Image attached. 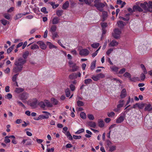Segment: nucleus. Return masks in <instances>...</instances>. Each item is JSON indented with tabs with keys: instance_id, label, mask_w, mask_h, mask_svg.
<instances>
[{
	"instance_id": "5fc2aeb1",
	"label": "nucleus",
	"mask_w": 152,
	"mask_h": 152,
	"mask_svg": "<svg viewBox=\"0 0 152 152\" xmlns=\"http://www.w3.org/2000/svg\"><path fill=\"white\" fill-rule=\"evenodd\" d=\"M15 8L14 7H11L7 11L8 13H11L15 10Z\"/></svg>"
},
{
	"instance_id": "473e14b6",
	"label": "nucleus",
	"mask_w": 152,
	"mask_h": 152,
	"mask_svg": "<svg viewBox=\"0 0 152 152\" xmlns=\"http://www.w3.org/2000/svg\"><path fill=\"white\" fill-rule=\"evenodd\" d=\"M23 89L20 88H16L15 91L17 94H19L20 92H23Z\"/></svg>"
},
{
	"instance_id": "a18cd8bd",
	"label": "nucleus",
	"mask_w": 152,
	"mask_h": 152,
	"mask_svg": "<svg viewBox=\"0 0 152 152\" xmlns=\"http://www.w3.org/2000/svg\"><path fill=\"white\" fill-rule=\"evenodd\" d=\"M39 48L38 46L36 44H33L31 46V49L32 50H36Z\"/></svg>"
},
{
	"instance_id": "ddd939ff",
	"label": "nucleus",
	"mask_w": 152,
	"mask_h": 152,
	"mask_svg": "<svg viewBox=\"0 0 152 152\" xmlns=\"http://www.w3.org/2000/svg\"><path fill=\"white\" fill-rule=\"evenodd\" d=\"M118 45V42L115 40H113L110 42L108 45L109 47H115L117 46Z\"/></svg>"
},
{
	"instance_id": "603ef678",
	"label": "nucleus",
	"mask_w": 152,
	"mask_h": 152,
	"mask_svg": "<svg viewBox=\"0 0 152 152\" xmlns=\"http://www.w3.org/2000/svg\"><path fill=\"white\" fill-rule=\"evenodd\" d=\"M84 132V129L83 128L78 129L77 132H75L76 134H80Z\"/></svg>"
},
{
	"instance_id": "49530a36",
	"label": "nucleus",
	"mask_w": 152,
	"mask_h": 152,
	"mask_svg": "<svg viewBox=\"0 0 152 152\" xmlns=\"http://www.w3.org/2000/svg\"><path fill=\"white\" fill-rule=\"evenodd\" d=\"M126 71V69L124 68L120 69L119 71L118 72V74H122L125 72Z\"/></svg>"
},
{
	"instance_id": "2eb2a0df",
	"label": "nucleus",
	"mask_w": 152,
	"mask_h": 152,
	"mask_svg": "<svg viewBox=\"0 0 152 152\" xmlns=\"http://www.w3.org/2000/svg\"><path fill=\"white\" fill-rule=\"evenodd\" d=\"M88 126L92 128H95L96 126V124L94 122L89 121L87 123Z\"/></svg>"
},
{
	"instance_id": "f03ea898",
	"label": "nucleus",
	"mask_w": 152,
	"mask_h": 152,
	"mask_svg": "<svg viewBox=\"0 0 152 152\" xmlns=\"http://www.w3.org/2000/svg\"><path fill=\"white\" fill-rule=\"evenodd\" d=\"M99 0H95L94 1V6L96 9L100 11H103V8L105 7V4L101 2H99Z\"/></svg>"
},
{
	"instance_id": "2f4dec72",
	"label": "nucleus",
	"mask_w": 152,
	"mask_h": 152,
	"mask_svg": "<svg viewBox=\"0 0 152 152\" xmlns=\"http://www.w3.org/2000/svg\"><path fill=\"white\" fill-rule=\"evenodd\" d=\"M96 61H95L92 62L91 64V69L92 70L94 69L96 67Z\"/></svg>"
},
{
	"instance_id": "bb28decb",
	"label": "nucleus",
	"mask_w": 152,
	"mask_h": 152,
	"mask_svg": "<svg viewBox=\"0 0 152 152\" xmlns=\"http://www.w3.org/2000/svg\"><path fill=\"white\" fill-rule=\"evenodd\" d=\"M133 9L134 11H137L139 12H142V9L138 6H134L133 7Z\"/></svg>"
},
{
	"instance_id": "774afa93",
	"label": "nucleus",
	"mask_w": 152,
	"mask_h": 152,
	"mask_svg": "<svg viewBox=\"0 0 152 152\" xmlns=\"http://www.w3.org/2000/svg\"><path fill=\"white\" fill-rule=\"evenodd\" d=\"M71 53L73 55H77V53L75 50H73L71 51Z\"/></svg>"
},
{
	"instance_id": "13d9d810",
	"label": "nucleus",
	"mask_w": 152,
	"mask_h": 152,
	"mask_svg": "<svg viewBox=\"0 0 152 152\" xmlns=\"http://www.w3.org/2000/svg\"><path fill=\"white\" fill-rule=\"evenodd\" d=\"M4 18L7 20H9L10 19V16L8 14L6 13L4 14Z\"/></svg>"
},
{
	"instance_id": "1a4fd4ad",
	"label": "nucleus",
	"mask_w": 152,
	"mask_h": 152,
	"mask_svg": "<svg viewBox=\"0 0 152 152\" xmlns=\"http://www.w3.org/2000/svg\"><path fill=\"white\" fill-rule=\"evenodd\" d=\"M37 100L36 99H34L31 103H29V105L33 108H36L37 106Z\"/></svg>"
},
{
	"instance_id": "ea45409f",
	"label": "nucleus",
	"mask_w": 152,
	"mask_h": 152,
	"mask_svg": "<svg viewBox=\"0 0 152 152\" xmlns=\"http://www.w3.org/2000/svg\"><path fill=\"white\" fill-rule=\"evenodd\" d=\"M87 117L90 120H93L94 119V116L91 114H88Z\"/></svg>"
},
{
	"instance_id": "f704fd0d",
	"label": "nucleus",
	"mask_w": 152,
	"mask_h": 152,
	"mask_svg": "<svg viewBox=\"0 0 152 152\" xmlns=\"http://www.w3.org/2000/svg\"><path fill=\"white\" fill-rule=\"evenodd\" d=\"M23 15V14L22 13H18L17 15H15V20H17L20 19L22 17Z\"/></svg>"
},
{
	"instance_id": "052dcab7",
	"label": "nucleus",
	"mask_w": 152,
	"mask_h": 152,
	"mask_svg": "<svg viewBox=\"0 0 152 152\" xmlns=\"http://www.w3.org/2000/svg\"><path fill=\"white\" fill-rule=\"evenodd\" d=\"M77 104L78 106H81L84 105V103L81 101H78L77 102Z\"/></svg>"
},
{
	"instance_id": "09e8293b",
	"label": "nucleus",
	"mask_w": 152,
	"mask_h": 152,
	"mask_svg": "<svg viewBox=\"0 0 152 152\" xmlns=\"http://www.w3.org/2000/svg\"><path fill=\"white\" fill-rule=\"evenodd\" d=\"M145 105L146 104L145 103H138V108L140 109H142Z\"/></svg>"
},
{
	"instance_id": "f257e3e1",
	"label": "nucleus",
	"mask_w": 152,
	"mask_h": 152,
	"mask_svg": "<svg viewBox=\"0 0 152 152\" xmlns=\"http://www.w3.org/2000/svg\"><path fill=\"white\" fill-rule=\"evenodd\" d=\"M26 61V60L22 58H20L16 60L14 63L15 66H14L12 69L13 73H18L22 72L23 65Z\"/></svg>"
},
{
	"instance_id": "6e6d98bb",
	"label": "nucleus",
	"mask_w": 152,
	"mask_h": 152,
	"mask_svg": "<svg viewBox=\"0 0 152 152\" xmlns=\"http://www.w3.org/2000/svg\"><path fill=\"white\" fill-rule=\"evenodd\" d=\"M4 73L6 74H8L10 73V69L9 67L7 68L4 71Z\"/></svg>"
},
{
	"instance_id": "de8ad7c7",
	"label": "nucleus",
	"mask_w": 152,
	"mask_h": 152,
	"mask_svg": "<svg viewBox=\"0 0 152 152\" xmlns=\"http://www.w3.org/2000/svg\"><path fill=\"white\" fill-rule=\"evenodd\" d=\"M108 148H109L110 149L109 150L110 151L112 152L114 151H115V149H116V147L115 146H110V147H108Z\"/></svg>"
},
{
	"instance_id": "6e6552de",
	"label": "nucleus",
	"mask_w": 152,
	"mask_h": 152,
	"mask_svg": "<svg viewBox=\"0 0 152 152\" xmlns=\"http://www.w3.org/2000/svg\"><path fill=\"white\" fill-rule=\"evenodd\" d=\"M60 19L57 17H55L52 19L50 20V22H51L53 24L55 25L59 23Z\"/></svg>"
},
{
	"instance_id": "c9c22d12",
	"label": "nucleus",
	"mask_w": 152,
	"mask_h": 152,
	"mask_svg": "<svg viewBox=\"0 0 152 152\" xmlns=\"http://www.w3.org/2000/svg\"><path fill=\"white\" fill-rule=\"evenodd\" d=\"M64 11L62 10H58L56 11V15L59 17L61 16L63 12Z\"/></svg>"
},
{
	"instance_id": "6ab92c4d",
	"label": "nucleus",
	"mask_w": 152,
	"mask_h": 152,
	"mask_svg": "<svg viewBox=\"0 0 152 152\" xmlns=\"http://www.w3.org/2000/svg\"><path fill=\"white\" fill-rule=\"evenodd\" d=\"M147 5L148 3L146 2H145L141 4L140 5L141 7L144 9L145 10H149L148 9Z\"/></svg>"
},
{
	"instance_id": "69168bd1",
	"label": "nucleus",
	"mask_w": 152,
	"mask_h": 152,
	"mask_svg": "<svg viewBox=\"0 0 152 152\" xmlns=\"http://www.w3.org/2000/svg\"><path fill=\"white\" fill-rule=\"evenodd\" d=\"M119 18L120 20H123L125 21H127L129 20V17H126V18H125L122 17H119Z\"/></svg>"
},
{
	"instance_id": "864d4df0",
	"label": "nucleus",
	"mask_w": 152,
	"mask_h": 152,
	"mask_svg": "<svg viewBox=\"0 0 152 152\" xmlns=\"http://www.w3.org/2000/svg\"><path fill=\"white\" fill-rule=\"evenodd\" d=\"M99 45V44L98 43H94L91 45V47L94 48H98Z\"/></svg>"
},
{
	"instance_id": "412c9836",
	"label": "nucleus",
	"mask_w": 152,
	"mask_h": 152,
	"mask_svg": "<svg viewBox=\"0 0 152 152\" xmlns=\"http://www.w3.org/2000/svg\"><path fill=\"white\" fill-rule=\"evenodd\" d=\"M46 106L47 107H51L53 106L52 103L48 100H45Z\"/></svg>"
},
{
	"instance_id": "e2e57ef3",
	"label": "nucleus",
	"mask_w": 152,
	"mask_h": 152,
	"mask_svg": "<svg viewBox=\"0 0 152 152\" xmlns=\"http://www.w3.org/2000/svg\"><path fill=\"white\" fill-rule=\"evenodd\" d=\"M100 48V47H99V48H98V49H97V50L93 54H92V57H94L96 56L97 55V54L98 53V51L99 50Z\"/></svg>"
},
{
	"instance_id": "a211bd4d",
	"label": "nucleus",
	"mask_w": 152,
	"mask_h": 152,
	"mask_svg": "<svg viewBox=\"0 0 152 152\" xmlns=\"http://www.w3.org/2000/svg\"><path fill=\"white\" fill-rule=\"evenodd\" d=\"M145 110L148 111H150L152 110V107H151V105L150 104H146L145 106Z\"/></svg>"
},
{
	"instance_id": "7ed1b4c3",
	"label": "nucleus",
	"mask_w": 152,
	"mask_h": 152,
	"mask_svg": "<svg viewBox=\"0 0 152 152\" xmlns=\"http://www.w3.org/2000/svg\"><path fill=\"white\" fill-rule=\"evenodd\" d=\"M105 75L102 73H99L96 75H92L91 77L92 79L95 81H98L101 79L105 77Z\"/></svg>"
},
{
	"instance_id": "338daca9",
	"label": "nucleus",
	"mask_w": 152,
	"mask_h": 152,
	"mask_svg": "<svg viewBox=\"0 0 152 152\" xmlns=\"http://www.w3.org/2000/svg\"><path fill=\"white\" fill-rule=\"evenodd\" d=\"M41 11L45 14H47L48 13V12L46 11V8L45 7H43L41 9Z\"/></svg>"
},
{
	"instance_id": "bf43d9fd",
	"label": "nucleus",
	"mask_w": 152,
	"mask_h": 152,
	"mask_svg": "<svg viewBox=\"0 0 152 152\" xmlns=\"http://www.w3.org/2000/svg\"><path fill=\"white\" fill-rule=\"evenodd\" d=\"M113 50V48H110L108 49L107 52H106V54L107 55H109L112 52Z\"/></svg>"
},
{
	"instance_id": "b1692460",
	"label": "nucleus",
	"mask_w": 152,
	"mask_h": 152,
	"mask_svg": "<svg viewBox=\"0 0 152 152\" xmlns=\"http://www.w3.org/2000/svg\"><path fill=\"white\" fill-rule=\"evenodd\" d=\"M47 43L50 49H52L53 48L56 49L57 48L56 46L54 45L50 42H48Z\"/></svg>"
},
{
	"instance_id": "7c9ffc66",
	"label": "nucleus",
	"mask_w": 152,
	"mask_h": 152,
	"mask_svg": "<svg viewBox=\"0 0 152 152\" xmlns=\"http://www.w3.org/2000/svg\"><path fill=\"white\" fill-rule=\"evenodd\" d=\"M148 10L152 11V1H149L148 3Z\"/></svg>"
},
{
	"instance_id": "f8f14e48",
	"label": "nucleus",
	"mask_w": 152,
	"mask_h": 152,
	"mask_svg": "<svg viewBox=\"0 0 152 152\" xmlns=\"http://www.w3.org/2000/svg\"><path fill=\"white\" fill-rule=\"evenodd\" d=\"M28 94L26 93H24L20 95V99L23 100L25 99H27L28 98Z\"/></svg>"
},
{
	"instance_id": "58836bf2",
	"label": "nucleus",
	"mask_w": 152,
	"mask_h": 152,
	"mask_svg": "<svg viewBox=\"0 0 152 152\" xmlns=\"http://www.w3.org/2000/svg\"><path fill=\"white\" fill-rule=\"evenodd\" d=\"M29 54V52L28 51H26L24 53L23 55V57L24 58V59H26L27 57L28 56Z\"/></svg>"
},
{
	"instance_id": "4be33fe9",
	"label": "nucleus",
	"mask_w": 152,
	"mask_h": 152,
	"mask_svg": "<svg viewBox=\"0 0 152 152\" xmlns=\"http://www.w3.org/2000/svg\"><path fill=\"white\" fill-rule=\"evenodd\" d=\"M57 29V26L55 25H52L50 28V31L51 33H54L56 31Z\"/></svg>"
},
{
	"instance_id": "3c124183",
	"label": "nucleus",
	"mask_w": 152,
	"mask_h": 152,
	"mask_svg": "<svg viewBox=\"0 0 152 152\" xmlns=\"http://www.w3.org/2000/svg\"><path fill=\"white\" fill-rule=\"evenodd\" d=\"M18 73H17L13 75L12 78V81L16 82V79L17 78V77H18Z\"/></svg>"
},
{
	"instance_id": "8fccbe9b",
	"label": "nucleus",
	"mask_w": 152,
	"mask_h": 152,
	"mask_svg": "<svg viewBox=\"0 0 152 152\" xmlns=\"http://www.w3.org/2000/svg\"><path fill=\"white\" fill-rule=\"evenodd\" d=\"M92 82V80L90 79H85L84 81V83L86 84H89V83H91Z\"/></svg>"
},
{
	"instance_id": "a878e982",
	"label": "nucleus",
	"mask_w": 152,
	"mask_h": 152,
	"mask_svg": "<svg viewBox=\"0 0 152 152\" xmlns=\"http://www.w3.org/2000/svg\"><path fill=\"white\" fill-rule=\"evenodd\" d=\"M50 101H51L53 105H56L58 103L57 100L54 98H52L50 99Z\"/></svg>"
},
{
	"instance_id": "c03bdc74",
	"label": "nucleus",
	"mask_w": 152,
	"mask_h": 152,
	"mask_svg": "<svg viewBox=\"0 0 152 152\" xmlns=\"http://www.w3.org/2000/svg\"><path fill=\"white\" fill-rule=\"evenodd\" d=\"M66 97H68L70 96V91L69 89H67L65 91Z\"/></svg>"
},
{
	"instance_id": "0e129e2a",
	"label": "nucleus",
	"mask_w": 152,
	"mask_h": 152,
	"mask_svg": "<svg viewBox=\"0 0 152 152\" xmlns=\"http://www.w3.org/2000/svg\"><path fill=\"white\" fill-rule=\"evenodd\" d=\"M72 68V71L73 72H75L78 69V67L76 65H74Z\"/></svg>"
},
{
	"instance_id": "a19ab883",
	"label": "nucleus",
	"mask_w": 152,
	"mask_h": 152,
	"mask_svg": "<svg viewBox=\"0 0 152 152\" xmlns=\"http://www.w3.org/2000/svg\"><path fill=\"white\" fill-rule=\"evenodd\" d=\"M140 67L142 68V69L143 72H144V73L145 74H146L147 73V71L146 69H145V66L142 64H141L140 65Z\"/></svg>"
},
{
	"instance_id": "f3484780",
	"label": "nucleus",
	"mask_w": 152,
	"mask_h": 152,
	"mask_svg": "<svg viewBox=\"0 0 152 152\" xmlns=\"http://www.w3.org/2000/svg\"><path fill=\"white\" fill-rule=\"evenodd\" d=\"M49 115H50V114H46L45 115H41L39 116L38 118L37 119H36V120H39V119H40V118H42L43 119H48V118H49Z\"/></svg>"
},
{
	"instance_id": "4468645a",
	"label": "nucleus",
	"mask_w": 152,
	"mask_h": 152,
	"mask_svg": "<svg viewBox=\"0 0 152 152\" xmlns=\"http://www.w3.org/2000/svg\"><path fill=\"white\" fill-rule=\"evenodd\" d=\"M37 43L39 45L41 49H45L46 48V45L42 41H38Z\"/></svg>"
},
{
	"instance_id": "9b49d317",
	"label": "nucleus",
	"mask_w": 152,
	"mask_h": 152,
	"mask_svg": "<svg viewBox=\"0 0 152 152\" xmlns=\"http://www.w3.org/2000/svg\"><path fill=\"white\" fill-rule=\"evenodd\" d=\"M127 95V93L126 89H122L121 92L120 97L122 99L124 98Z\"/></svg>"
},
{
	"instance_id": "72a5a7b5",
	"label": "nucleus",
	"mask_w": 152,
	"mask_h": 152,
	"mask_svg": "<svg viewBox=\"0 0 152 152\" xmlns=\"http://www.w3.org/2000/svg\"><path fill=\"white\" fill-rule=\"evenodd\" d=\"M102 17L103 18V21L105 20L106 18L107 17V13L105 11H102Z\"/></svg>"
},
{
	"instance_id": "393cba45",
	"label": "nucleus",
	"mask_w": 152,
	"mask_h": 152,
	"mask_svg": "<svg viewBox=\"0 0 152 152\" xmlns=\"http://www.w3.org/2000/svg\"><path fill=\"white\" fill-rule=\"evenodd\" d=\"M98 125L101 128H102L104 125L103 121L102 119H99L98 120Z\"/></svg>"
},
{
	"instance_id": "dca6fc26",
	"label": "nucleus",
	"mask_w": 152,
	"mask_h": 152,
	"mask_svg": "<svg viewBox=\"0 0 152 152\" xmlns=\"http://www.w3.org/2000/svg\"><path fill=\"white\" fill-rule=\"evenodd\" d=\"M69 6V3L68 1H66L63 5H62V8L64 10H66L68 8Z\"/></svg>"
},
{
	"instance_id": "423d86ee",
	"label": "nucleus",
	"mask_w": 152,
	"mask_h": 152,
	"mask_svg": "<svg viewBox=\"0 0 152 152\" xmlns=\"http://www.w3.org/2000/svg\"><path fill=\"white\" fill-rule=\"evenodd\" d=\"M124 101L123 99L120 100L118 102L119 104L117 106V109H115L114 110L115 112H117L120 110L121 108L124 106Z\"/></svg>"
},
{
	"instance_id": "20e7f679",
	"label": "nucleus",
	"mask_w": 152,
	"mask_h": 152,
	"mask_svg": "<svg viewBox=\"0 0 152 152\" xmlns=\"http://www.w3.org/2000/svg\"><path fill=\"white\" fill-rule=\"evenodd\" d=\"M121 34V31L118 28H115L113 35L115 39H118L119 38Z\"/></svg>"
},
{
	"instance_id": "39448f33",
	"label": "nucleus",
	"mask_w": 152,
	"mask_h": 152,
	"mask_svg": "<svg viewBox=\"0 0 152 152\" xmlns=\"http://www.w3.org/2000/svg\"><path fill=\"white\" fill-rule=\"evenodd\" d=\"M89 51L87 49H82L79 51V54L82 56H86L89 55Z\"/></svg>"
},
{
	"instance_id": "aec40b11",
	"label": "nucleus",
	"mask_w": 152,
	"mask_h": 152,
	"mask_svg": "<svg viewBox=\"0 0 152 152\" xmlns=\"http://www.w3.org/2000/svg\"><path fill=\"white\" fill-rule=\"evenodd\" d=\"M38 105L42 108H45L46 107L45 100L43 101H41L38 103Z\"/></svg>"
},
{
	"instance_id": "4c0bfd02",
	"label": "nucleus",
	"mask_w": 152,
	"mask_h": 152,
	"mask_svg": "<svg viewBox=\"0 0 152 152\" xmlns=\"http://www.w3.org/2000/svg\"><path fill=\"white\" fill-rule=\"evenodd\" d=\"M80 115L81 118H82L83 119H85L86 118V115L84 112H81Z\"/></svg>"
},
{
	"instance_id": "79ce46f5",
	"label": "nucleus",
	"mask_w": 152,
	"mask_h": 152,
	"mask_svg": "<svg viewBox=\"0 0 152 152\" xmlns=\"http://www.w3.org/2000/svg\"><path fill=\"white\" fill-rule=\"evenodd\" d=\"M107 115L109 117L112 118L115 116V113L113 112H111L110 113H108Z\"/></svg>"
},
{
	"instance_id": "e433bc0d",
	"label": "nucleus",
	"mask_w": 152,
	"mask_h": 152,
	"mask_svg": "<svg viewBox=\"0 0 152 152\" xmlns=\"http://www.w3.org/2000/svg\"><path fill=\"white\" fill-rule=\"evenodd\" d=\"M12 95L10 93H8L5 96V98L6 99L9 100L10 99L12 98Z\"/></svg>"
},
{
	"instance_id": "c756f323",
	"label": "nucleus",
	"mask_w": 152,
	"mask_h": 152,
	"mask_svg": "<svg viewBox=\"0 0 152 152\" xmlns=\"http://www.w3.org/2000/svg\"><path fill=\"white\" fill-rule=\"evenodd\" d=\"M1 23L4 26H5L7 24H9V22L5 19H3L1 20Z\"/></svg>"
},
{
	"instance_id": "37998d69",
	"label": "nucleus",
	"mask_w": 152,
	"mask_h": 152,
	"mask_svg": "<svg viewBox=\"0 0 152 152\" xmlns=\"http://www.w3.org/2000/svg\"><path fill=\"white\" fill-rule=\"evenodd\" d=\"M52 38L54 39L56 38H58L59 37V35L57 33H52Z\"/></svg>"
},
{
	"instance_id": "5701e85b",
	"label": "nucleus",
	"mask_w": 152,
	"mask_h": 152,
	"mask_svg": "<svg viewBox=\"0 0 152 152\" xmlns=\"http://www.w3.org/2000/svg\"><path fill=\"white\" fill-rule=\"evenodd\" d=\"M129 80L131 82H136L140 80L139 78L137 77H131Z\"/></svg>"
},
{
	"instance_id": "4d7b16f0",
	"label": "nucleus",
	"mask_w": 152,
	"mask_h": 152,
	"mask_svg": "<svg viewBox=\"0 0 152 152\" xmlns=\"http://www.w3.org/2000/svg\"><path fill=\"white\" fill-rule=\"evenodd\" d=\"M69 65H70V67H73V66L74 65H76V64L73 63V61L71 60L69 61Z\"/></svg>"
},
{
	"instance_id": "9d476101",
	"label": "nucleus",
	"mask_w": 152,
	"mask_h": 152,
	"mask_svg": "<svg viewBox=\"0 0 152 152\" xmlns=\"http://www.w3.org/2000/svg\"><path fill=\"white\" fill-rule=\"evenodd\" d=\"M125 117L124 115H121L117 118L116 120V123H120L123 122L124 119Z\"/></svg>"
},
{
	"instance_id": "0eeeda50",
	"label": "nucleus",
	"mask_w": 152,
	"mask_h": 152,
	"mask_svg": "<svg viewBox=\"0 0 152 152\" xmlns=\"http://www.w3.org/2000/svg\"><path fill=\"white\" fill-rule=\"evenodd\" d=\"M111 72L115 73L118 74L119 68L115 65H112L110 67Z\"/></svg>"
},
{
	"instance_id": "680f3d73",
	"label": "nucleus",
	"mask_w": 152,
	"mask_h": 152,
	"mask_svg": "<svg viewBox=\"0 0 152 152\" xmlns=\"http://www.w3.org/2000/svg\"><path fill=\"white\" fill-rule=\"evenodd\" d=\"M101 26L102 29H104L107 26V24L106 23H102Z\"/></svg>"
},
{
	"instance_id": "cd10ccee",
	"label": "nucleus",
	"mask_w": 152,
	"mask_h": 152,
	"mask_svg": "<svg viewBox=\"0 0 152 152\" xmlns=\"http://www.w3.org/2000/svg\"><path fill=\"white\" fill-rule=\"evenodd\" d=\"M117 24L119 27L121 28H123L124 25V23L122 21H118Z\"/></svg>"
},
{
	"instance_id": "c85d7f7f",
	"label": "nucleus",
	"mask_w": 152,
	"mask_h": 152,
	"mask_svg": "<svg viewBox=\"0 0 152 152\" xmlns=\"http://www.w3.org/2000/svg\"><path fill=\"white\" fill-rule=\"evenodd\" d=\"M123 75L124 77L128 78L129 79L131 77L130 73H129L128 72H125Z\"/></svg>"
}]
</instances>
